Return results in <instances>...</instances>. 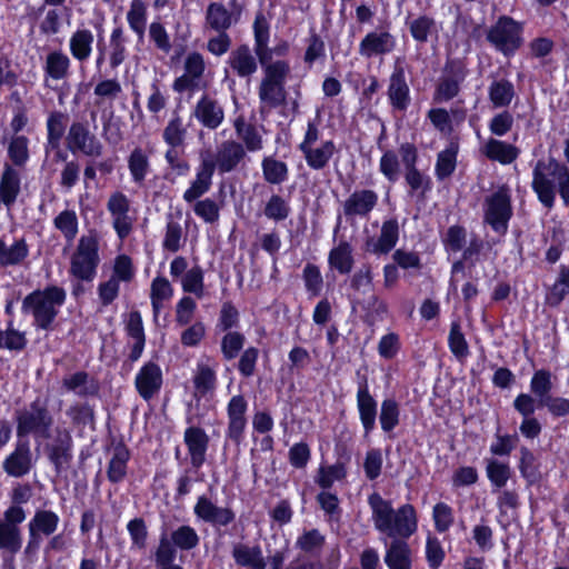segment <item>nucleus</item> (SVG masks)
<instances>
[{
  "instance_id": "412c9836",
  "label": "nucleus",
  "mask_w": 569,
  "mask_h": 569,
  "mask_svg": "<svg viewBox=\"0 0 569 569\" xmlns=\"http://www.w3.org/2000/svg\"><path fill=\"white\" fill-rule=\"evenodd\" d=\"M396 48V38L389 31H371L365 36L359 44V54L370 59L385 56Z\"/></svg>"
},
{
  "instance_id": "bb28decb",
  "label": "nucleus",
  "mask_w": 569,
  "mask_h": 569,
  "mask_svg": "<svg viewBox=\"0 0 569 569\" xmlns=\"http://www.w3.org/2000/svg\"><path fill=\"white\" fill-rule=\"evenodd\" d=\"M213 173L214 170L211 164L208 163L200 154V164L197 168L196 178L191 182L190 187L184 191L183 200L191 203L208 192L212 184Z\"/></svg>"
},
{
  "instance_id": "680f3d73",
  "label": "nucleus",
  "mask_w": 569,
  "mask_h": 569,
  "mask_svg": "<svg viewBox=\"0 0 569 569\" xmlns=\"http://www.w3.org/2000/svg\"><path fill=\"white\" fill-rule=\"evenodd\" d=\"M486 472L491 485L499 489L506 486L511 476L509 465L495 459L488 460Z\"/></svg>"
},
{
  "instance_id": "6ab92c4d",
  "label": "nucleus",
  "mask_w": 569,
  "mask_h": 569,
  "mask_svg": "<svg viewBox=\"0 0 569 569\" xmlns=\"http://www.w3.org/2000/svg\"><path fill=\"white\" fill-rule=\"evenodd\" d=\"M378 203V194L370 189L353 191L343 202V214L348 220L366 218Z\"/></svg>"
},
{
  "instance_id": "c756f323",
  "label": "nucleus",
  "mask_w": 569,
  "mask_h": 569,
  "mask_svg": "<svg viewBox=\"0 0 569 569\" xmlns=\"http://www.w3.org/2000/svg\"><path fill=\"white\" fill-rule=\"evenodd\" d=\"M481 152L488 159L498 161L502 164L513 162L520 153L516 146L495 138L488 139V141L481 147Z\"/></svg>"
},
{
  "instance_id": "3c124183",
  "label": "nucleus",
  "mask_w": 569,
  "mask_h": 569,
  "mask_svg": "<svg viewBox=\"0 0 569 569\" xmlns=\"http://www.w3.org/2000/svg\"><path fill=\"white\" fill-rule=\"evenodd\" d=\"M68 116L61 111H53L47 119L48 144L56 149L63 137Z\"/></svg>"
},
{
  "instance_id": "58836bf2",
  "label": "nucleus",
  "mask_w": 569,
  "mask_h": 569,
  "mask_svg": "<svg viewBox=\"0 0 569 569\" xmlns=\"http://www.w3.org/2000/svg\"><path fill=\"white\" fill-rule=\"evenodd\" d=\"M70 59L62 51L48 53L44 61V72L53 80L64 79L69 74Z\"/></svg>"
},
{
  "instance_id": "393cba45",
  "label": "nucleus",
  "mask_w": 569,
  "mask_h": 569,
  "mask_svg": "<svg viewBox=\"0 0 569 569\" xmlns=\"http://www.w3.org/2000/svg\"><path fill=\"white\" fill-rule=\"evenodd\" d=\"M399 238V223L397 219H389L382 222L379 238H369L366 242V250L373 254H387L397 244Z\"/></svg>"
},
{
  "instance_id": "a19ab883",
  "label": "nucleus",
  "mask_w": 569,
  "mask_h": 569,
  "mask_svg": "<svg viewBox=\"0 0 569 569\" xmlns=\"http://www.w3.org/2000/svg\"><path fill=\"white\" fill-rule=\"evenodd\" d=\"M330 266L340 273H349L353 266L352 248L347 241H341L329 253Z\"/></svg>"
},
{
  "instance_id": "052dcab7",
  "label": "nucleus",
  "mask_w": 569,
  "mask_h": 569,
  "mask_svg": "<svg viewBox=\"0 0 569 569\" xmlns=\"http://www.w3.org/2000/svg\"><path fill=\"white\" fill-rule=\"evenodd\" d=\"M400 160L393 150H386L379 162V170L382 176L391 183L400 177Z\"/></svg>"
},
{
  "instance_id": "1a4fd4ad",
  "label": "nucleus",
  "mask_w": 569,
  "mask_h": 569,
  "mask_svg": "<svg viewBox=\"0 0 569 569\" xmlns=\"http://www.w3.org/2000/svg\"><path fill=\"white\" fill-rule=\"evenodd\" d=\"M511 214V199L507 188H500L486 199L485 221L495 231L505 233Z\"/></svg>"
},
{
  "instance_id": "72a5a7b5",
  "label": "nucleus",
  "mask_w": 569,
  "mask_h": 569,
  "mask_svg": "<svg viewBox=\"0 0 569 569\" xmlns=\"http://www.w3.org/2000/svg\"><path fill=\"white\" fill-rule=\"evenodd\" d=\"M130 459L129 449L118 443L112 449V456L108 465L107 476L110 482H121L127 476V463Z\"/></svg>"
},
{
  "instance_id": "0e129e2a",
  "label": "nucleus",
  "mask_w": 569,
  "mask_h": 569,
  "mask_svg": "<svg viewBox=\"0 0 569 569\" xmlns=\"http://www.w3.org/2000/svg\"><path fill=\"white\" fill-rule=\"evenodd\" d=\"M246 338L238 331H230L221 340V352L226 360L234 359L243 348Z\"/></svg>"
},
{
  "instance_id": "a878e982",
  "label": "nucleus",
  "mask_w": 569,
  "mask_h": 569,
  "mask_svg": "<svg viewBox=\"0 0 569 569\" xmlns=\"http://www.w3.org/2000/svg\"><path fill=\"white\" fill-rule=\"evenodd\" d=\"M183 440L188 448L192 467L196 469L200 468L206 461V452L209 445L208 435L199 427H189L184 431Z\"/></svg>"
},
{
  "instance_id": "f257e3e1",
  "label": "nucleus",
  "mask_w": 569,
  "mask_h": 569,
  "mask_svg": "<svg viewBox=\"0 0 569 569\" xmlns=\"http://www.w3.org/2000/svg\"><path fill=\"white\" fill-rule=\"evenodd\" d=\"M531 186L546 208L553 207L557 192L563 204L569 206V167L555 158L536 162Z\"/></svg>"
},
{
  "instance_id": "5701e85b",
  "label": "nucleus",
  "mask_w": 569,
  "mask_h": 569,
  "mask_svg": "<svg viewBox=\"0 0 569 569\" xmlns=\"http://www.w3.org/2000/svg\"><path fill=\"white\" fill-rule=\"evenodd\" d=\"M357 408L365 433L369 435L376 427L377 401L369 392L366 377L361 378L357 391Z\"/></svg>"
},
{
  "instance_id": "4c0bfd02",
  "label": "nucleus",
  "mask_w": 569,
  "mask_h": 569,
  "mask_svg": "<svg viewBox=\"0 0 569 569\" xmlns=\"http://www.w3.org/2000/svg\"><path fill=\"white\" fill-rule=\"evenodd\" d=\"M489 100L495 108L508 107L516 96L513 84L507 79L493 80L488 88Z\"/></svg>"
},
{
  "instance_id": "423d86ee",
  "label": "nucleus",
  "mask_w": 569,
  "mask_h": 569,
  "mask_svg": "<svg viewBox=\"0 0 569 569\" xmlns=\"http://www.w3.org/2000/svg\"><path fill=\"white\" fill-rule=\"evenodd\" d=\"M522 23L511 17L501 16L487 32L488 42L499 52L512 56L523 43Z\"/></svg>"
},
{
  "instance_id": "a211bd4d",
  "label": "nucleus",
  "mask_w": 569,
  "mask_h": 569,
  "mask_svg": "<svg viewBox=\"0 0 569 569\" xmlns=\"http://www.w3.org/2000/svg\"><path fill=\"white\" fill-rule=\"evenodd\" d=\"M193 512L198 519L218 527H227L236 518L232 509L219 507L206 496L198 497Z\"/></svg>"
},
{
  "instance_id": "09e8293b",
  "label": "nucleus",
  "mask_w": 569,
  "mask_h": 569,
  "mask_svg": "<svg viewBox=\"0 0 569 569\" xmlns=\"http://www.w3.org/2000/svg\"><path fill=\"white\" fill-rule=\"evenodd\" d=\"M21 546L22 536L20 528L0 521V550L16 555L20 551Z\"/></svg>"
},
{
  "instance_id": "774afa93",
  "label": "nucleus",
  "mask_w": 569,
  "mask_h": 569,
  "mask_svg": "<svg viewBox=\"0 0 569 569\" xmlns=\"http://www.w3.org/2000/svg\"><path fill=\"white\" fill-rule=\"evenodd\" d=\"M67 416L77 427H84L94 420L93 408L89 403H74L67 410Z\"/></svg>"
},
{
  "instance_id": "6e6d98bb",
  "label": "nucleus",
  "mask_w": 569,
  "mask_h": 569,
  "mask_svg": "<svg viewBox=\"0 0 569 569\" xmlns=\"http://www.w3.org/2000/svg\"><path fill=\"white\" fill-rule=\"evenodd\" d=\"M170 539L178 549L187 551L194 549L200 541L197 531L188 525L180 526L173 530Z\"/></svg>"
},
{
  "instance_id": "aec40b11",
  "label": "nucleus",
  "mask_w": 569,
  "mask_h": 569,
  "mask_svg": "<svg viewBox=\"0 0 569 569\" xmlns=\"http://www.w3.org/2000/svg\"><path fill=\"white\" fill-rule=\"evenodd\" d=\"M134 386L139 396L150 400L159 393L162 387V371L154 362H147L137 373Z\"/></svg>"
},
{
  "instance_id": "79ce46f5",
  "label": "nucleus",
  "mask_w": 569,
  "mask_h": 569,
  "mask_svg": "<svg viewBox=\"0 0 569 569\" xmlns=\"http://www.w3.org/2000/svg\"><path fill=\"white\" fill-rule=\"evenodd\" d=\"M53 226L62 233L66 241L71 244L79 230V220L76 211L70 209L61 211L53 219Z\"/></svg>"
},
{
  "instance_id": "c03bdc74",
  "label": "nucleus",
  "mask_w": 569,
  "mask_h": 569,
  "mask_svg": "<svg viewBox=\"0 0 569 569\" xmlns=\"http://www.w3.org/2000/svg\"><path fill=\"white\" fill-rule=\"evenodd\" d=\"M93 34L89 30H78L70 39V51L72 56L84 61L89 58L92 50Z\"/></svg>"
},
{
  "instance_id": "de8ad7c7",
  "label": "nucleus",
  "mask_w": 569,
  "mask_h": 569,
  "mask_svg": "<svg viewBox=\"0 0 569 569\" xmlns=\"http://www.w3.org/2000/svg\"><path fill=\"white\" fill-rule=\"evenodd\" d=\"M216 370L207 363H198L197 371L193 377L196 392L206 396L216 388Z\"/></svg>"
},
{
  "instance_id": "e2e57ef3",
  "label": "nucleus",
  "mask_w": 569,
  "mask_h": 569,
  "mask_svg": "<svg viewBox=\"0 0 569 569\" xmlns=\"http://www.w3.org/2000/svg\"><path fill=\"white\" fill-rule=\"evenodd\" d=\"M457 163V151L453 148H447L438 153L436 162V176L439 180L450 177Z\"/></svg>"
},
{
  "instance_id": "9d476101",
  "label": "nucleus",
  "mask_w": 569,
  "mask_h": 569,
  "mask_svg": "<svg viewBox=\"0 0 569 569\" xmlns=\"http://www.w3.org/2000/svg\"><path fill=\"white\" fill-rule=\"evenodd\" d=\"M59 521V516L52 510H37L28 523L29 539L24 550L26 553L37 552L43 537H50L56 532Z\"/></svg>"
},
{
  "instance_id": "49530a36",
  "label": "nucleus",
  "mask_w": 569,
  "mask_h": 569,
  "mask_svg": "<svg viewBox=\"0 0 569 569\" xmlns=\"http://www.w3.org/2000/svg\"><path fill=\"white\" fill-rule=\"evenodd\" d=\"M263 179L271 184H281L288 178V167L283 161L272 157L263 158L261 162Z\"/></svg>"
},
{
  "instance_id": "8fccbe9b",
  "label": "nucleus",
  "mask_w": 569,
  "mask_h": 569,
  "mask_svg": "<svg viewBox=\"0 0 569 569\" xmlns=\"http://www.w3.org/2000/svg\"><path fill=\"white\" fill-rule=\"evenodd\" d=\"M127 21L140 41L143 40L147 22V8L141 0H132L127 12Z\"/></svg>"
},
{
  "instance_id": "f8f14e48",
  "label": "nucleus",
  "mask_w": 569,
  "mask_h": 569,
  "mask_svg": "<svg viewBox=\"0 0 569 569\" xmlns=\"http://www.w3.org/2000/svg\"><path fill=\"white\" fill-rule=\"evenodd\" d=\"M401 162L405 166V180L410 187V194L420 192L423 197L430 190V179L422 174L416 167L418 150L415 144L406 142L399 148Z\"/></svg>"
},
{
  "instance_id": "a18cd8bd",
  "label": "nucleus",
  "mask_w": 569,
  "mask_h": 569,
  "mask_svg": "<svg viewBox=\"0 0 569 569\" xmlns=\"http://www.w3.org/2000/svg\"><path fill=\"white\" fill-rule=\"evenodd\" d=\"M127 38L121 27L114 28L110 36V67L118 68L127 58Z\"/></svg>"
},
{
  "instance_id": "cd10ccee",
  "label": "nucleus",
  "mask_w": 569,
  "mask_h": 569,
  "mask_svg": "<svg viewBox=\"0 0 569 569\" xmlns=\"http://www.w3.org/2000/svg\"><path fill=\"white\" fill-rule=\"evenodd\" d=\"M260 112L270 111L282 104L287 99L284 84L262 79L259 84Z\"/></svg>"
},
{
  "instance_id": "9b49d317",
  "label": "nucleus",
  "mask_w": 569,
  "mask_h": 569,
  "mask_svg": "<svg viewBox=\"0 0 569 569\" xmlns=\"http://www.w3.org/2000/svg\"><path fill=\"white\" fill-rule=\"evenodd\" d=\"M466 69L458 60H450L446 63L443 74L440 77L433 101L441 103L449 101L458 96L460 84L465 81Z\"/></svg>"
},
{
  "instance_id": "69168bd1",
  "label": "nucleus",
  "mask_w": 569,
  "mask_h": 569,
  "mask_svg": "<svg viewBox=\"0 0 569 569\" xmlns=\"http://www.w3.org/2000/svg\"><path fill=\"white\" fill-rule=\"evenodd\" d=\"M26 345V333L12 328L11 322L4 331L0 330V348L20 351Z\"/></svg>"
},
{
  "instance_id": "6e6552de",
  "label": "nucleus",
  "mask_w": 569,
  "mask_h": 569,
  "mask_svg": "<svg viewBox=\"0 0 569 569\" xmlns=\"http://www.w3.org/2000/svg\"><path fill=\"white\" fill-rule=\"evenodd\" d=\"M241 16V6L237 0L229 1V8L222 2H210L204 11L203 28L206 31L227 32L237 24Z\"/></svg>"
},
{
  "instance_id": "f3484780",
  "label": "nucleus",
  "mask_w": 569,
  "mask_h": 569,
  "mask_svg": "<svg viewBox=\"0 0 569 569\" xmlns=\"http://www.w3.org/2000/svg\"><path fill=\"white\" fill-rule=\"evenodd\" d=\"M107 209L112 217V226L120 239H124L132 230V219L129 217L130 201L120 192H113L108 202Z\"/></svg>"
},
{
  "instance_id": "c9c22d12",
  "label": "nucleus",
  "mask_w": 569,
  "mask_h": 569,
  "mask_svg": "<svg viewBox=\"0 0 569 569\" xmlns=\"http://www.w3.org/2000/svg\"><path fill=\"white\" fill-rule=\"evenodd\" d=\"M385 562L389 569H411V550L402 540H393L387 549Z\"/></svg>"
},
{
  "instance_id": "f704fd0d",
  "label": "nucleus",
  "mask_w": 569,
  "mask_h": 569,
  "mask_svg": "<svg viewBox=\"0 0 569 569\" xmlns=\"http://www.w3.org/2000/svg\"><path fill=\"white\" fill-rule=\"evenodd\" d=\"M233 126L237 137L240 139L239 142H241L246 149V153L257 152L263 148L262 136L253 124L247 123L243 118L240 117L234 120Z\"/></svg>"
},
{
  "instance_id": "ddd939ff",
  "label": "nucleus",
  "mask_w": 569,
  "mask_h": 569,
  "mask_svg": "<svg viewBox=\"0 0 569 569\" xmlns=\"http://www.w3.org/2000/svg\"><path fill=\"white\" fill-rule=\"evenodd\" d=\"M67 141L71 151H80L89 157H100L102 154V143L84 122L74 121L71 123Z\"/></svg>"
},
{
  "instance_id": "864d4df0",
  "label": "nucleus",
  "mask_w": 569,
  "mask_h": 569,
  "mask_svg": "<svg viewBox=\"0 0 569 569\" xmlns=\"http://www.w3.org/2000/svg\"><path fill=\"white\" fill-rule=\"evenodd\" d=\"M347 475L346 467L342 462H337L331 466H321L318 469L317 477L315 479L322 489L327 490L332 487L335 481L342 480Z\"/></svg>"
},
{
  "instance_id": "f03ea898",
  "label": "nucleus",
  "mask_w": 569,
  "mask_h": 569,
  "mask_svg": "<svg viewBox=\"0 0 569 569\" xmlns=\"http://www.w3.org/2000/svg\"><path fill=\"white\" fill-rule=\"evenodd\" d=\"M372 511L375 528L396 538H409L417 530V516L413 506L406 503L393 510L391 502L383 499L378 492L368 497Z\"/></svg>"
},
{
  "instance_id": "37998d69",
  "label": "nucleus",
  "mask_w": 569,
  "mask_h": 569,
  "mask_svg": "<svg viewBox=\"0 0 569 569\" xmlns=\"http://www.w3.org/2000/svg\"><path fill=\"white\" fill-rule=\"evenodd\" d=\"M411 37L420 43L428 41L429 36L437 33V24L432 17L427 14L419 16L408 22Z\"/></svg>"
},
{
  "instance_id": "e433bc0d",
  "label": "nucleus",
  "mask_w": 569,
  "mask_h": 569,
  "mask_svg": "<svg viewBox=\"0 0 569 569\" xmlns=\"http://www.w3.org/2000/svg\"><path fill=\"white\" fill-rule=\"evenodd\" d=\"M29 254V247L24 239L16 240L8 246L0 239V266L9 267L20 264Z\"/></svg>"
},
{
  "instance_id": "ea45409f",
  "label": "nucleus",
  "mask_w": 569,
  "mask_h": 569,
  "mask_svg": "<svg viewBox=\"0 0 569 569\" xmlns=\"http://www.w3.org/2000/svg\"><path fill=\"white\" fill-rule=\"evenodd\" d=\"M128 168L133 182L142 186L146 177L150 172V161L141 148L137 147L131 151L128 158Z\"/></svg>"
},
{
  "instance_id": "dca6fc26",
  "label": "nucleus",
  "mask_w": 569,
  "mask_h": 569,
  "mask_svg": "<svg viewBox=\"0 0 569 569\" xmlns=\"http://www.w3.org/2000/svg\"><path fill=\"white\" fill-rule=\"evenodd\" d=\"M192 117L204 128L216 130L224 120V110L217 99L203 93L193 107Z\"/></svg>"
},
{
  "instance_id": "7ed1b4c3",
  "label": "nucleus",
  "mask_w": 569,
  "mask_h": 569,
  "mask_svg": "<svg viewBox=\"0 0 569 569\" xmlns=\"http://www.w3.org/2000/svg\"><path fill=\"white\" fill-rule=\"evenodd\" d=\"M66 301V291L57 286L29 293L22 301L21 310L33 317L37 329L52 331L60 307Z\"/></svg>"
},
{
  "instance_id": "2f4dec72",
  "label": "nucleus",
  "mask_w": 569,
  "mask_h": 569,
  "mask_svg": "<svg viewBox=\"0 0 569 569\" xmlns=\"http://www.w3.org/2000/svg\"><path fill=\"white\" fill-rule=\"evenodd\" d=\"M232 557L240 567H247L249 569L267 568L262 551L258 546L249 547L243 543H237L233 546Z\"/></svg>"
},
{
  "instance_id": "5fc2aeb1",
  "label": "nucleus",
  "mask_w": 569,
  "mask_h": 569,
  "mask_svg": "<svg viewBox=\"0 0 569 569\" xmlns=\"http://www.w3.org/2000/svg\"><path fill=\"white\" fill-rule=\"evenodd\" d=\"M400 409L395 399H385L381 402L379 421L385 432L392 431L399 425Z\"/></svg>"
},
{
  "instance_id": "4be33fe9",
  "label": "nucleus",
  "mask_w": 569,
  "mask_h": 569,
  "mask_svg": "<svg viewBox=\"0 0 569 569\" xmlns=\"http://www.w3.org/2000/svg\"><path fill=\"white\" fill-rule=\"evenodd\" d=\"M388 99L397 111H406L410 104V89L406 81L405 69L396 64L389 78Z\"/></svg>"
},
{
  "instance_id": "13d9d810",
  "label": "nucleus",
  "mask_w": 569,
  "mask_h": 569,
  "mask_svg": "<svg viewBox=\"0 0 569 569\" xmlns=\"http://www.w3.org/2000/svg\"><path fill=\"white\" fill-rule=\"evenodd\" d=\"M552 389L551 373L548 370H537L530 381V390L538 398V406L542 400L551 397Z\"/></svg>"
},
{
  "instance_id": "39448f33",
  "label": "nucleus",
  "mask_w": 569,
  "mask_h": 569,
  "mask_svg": "<svg viewBox=\"0 0 569 569\" xmlns=\"http://www.w3.org/2000/svg\"><path fill=\"white\" fill-rule=\"evenodd\" d=\"M100 262L99 241L96 232L80 237L71 257L70 273L82 281H92Z\"/></svg>"
},
{
  "instance_id": "bf43d9fd",
  "label": "nucleus",
  "mask_w": 569,
  "mask_h": 569,
  "mask_svg": "<svg viewBox=\"0 0 569 569\" xmlns=\"http://www.w3.org/2000/svg\"><path fill=\"white\" fill-rule=\"evenodd\" d=\"M181 284L184 292L193 293L198 298H202L204 295L202 268L200 266H193L189 269L182 277Z\"/></svg>"
},
{
  "instance_id": "473e14b6",
  "label": "nucleus",
  "mask_w": 569,
  "mask_h": 569,
  "mask_svg": "<svg viewBox=\"0 0 569 569\" xmlns=\"http://www.w3.org/2000/svg\"><path fill=\"white\" fill-rule=\"evenodd\" d=\"M337 151L336 144L332 140H327L319 147H310L301 150L307 164L313 170H322L331 160Z\"/></svg>"
},
{
  "instance_id": "2eb2a0df",
  "label": "nucleus",
  "mask_w": 569,
  "mask_h": 569,
  "mask_svg": "<svg viewBox=\"0 0 569 569\" xmlns=\"http://www.w3.org/2000/svg\"><path fill=\"white\" fill-rule=\"evenodd\" d=\"M33 468V458L28 439H19L13 451L3 460V471L13 478H22Z\"/></svg>"
},
{
  "instance_id": "b1692460",
  "label": "nucleus",
  "mask_w": 569,
  "mask_h": 569,
  "mask_svg": "<svg viewBox=\"0 0 569 569\" xmlns=\"http://www.w3.org/2000/svg\"><path fill=\"white\" fill-rule=\"evenodd\" d=\"M227 63L236 76L243 79H250L258 70L257 58L248 44L234 48L230 52Z\"/></svg>"
},
{
  "instance_id": "7c9ffc66",
  "label": "nucleus",
  "mask_w": 569,
  "mask_h": 569,
  "mask_svg": "<svg viewBox=\"0 0 569 569\" xmlns=\"http://www.w3.org/2000/svg\"><path fill=\"white\" fill-rule=\"evenodd\" d=\"M126 330L128 336L134 340L129 353V359L137 361L141 357L146 343L142 319L139 311H131L129 313Z\"/></svg>"
},
{
  "instance_id": "0eeeda50",
  "label": "nucleus",
  "mask_w": 569,
  "mask_h": 569,
  "mask_svg": "<svg viewBox=\"0 0 569 569\" xmlns=\"http://www.w3.org/2000/svg\"><path fill=\"white\" fill-rule=\"evenodd\" d=\"M200 154L219 174H227L244 167L247 158L242 143L232 139L219 143L213 154L210 151Z\"/></svg>"
},
{
  "instance_id": "c85d7f7f",
  "label": "nucleus",
  "mask_w": 569,
  "mask_h": 569,
  "mask_svg": "<svg viewBox=\"0 0 569 569\" xmlns=\"http://www.w3.org/2000/svg\"><path fill=\"white\" fill-rule=\"evenodd\" d=\"M62 388L81 398L96 396L99 391L98 383L86 371H77L66 376L62 379Z\"/></svg>"
},
{
  "instance_id": "338daca9",
  "label": "nucleus",
  "mask_w": 569,
  "mask_h": 569,
  "mask_svg": "<svg viewBox=\"0 0 569 569\" xmlns=\"http://www.w3.org/2000/svg\"><path fill=\"white\" fill-rule=\"evenodd\" d=\"M177 556V547L166 533L161 535L159 546L154 552V561L157 568L173 563Z\"/></svg>"
},
{
  "instance_id": "4d7b16f0",
  "label": "nucleus",
  "mask_w": 569,
  "mask_h": 569,
  "mask_svg": "<svg viewBox=\"0 0 569 569\" xmlns=\"http://www.w3.org/2000/svg\"><path fill=\"white\" fill-rule=\"evenodd\" d=\"M569 293V266L560 267L556 282L550 287L547 300L551 306H558Z\"/></svg>"
},
{
  "instance_id": "4468645a",
  "label": "nucleus",
  "mask_w": 569,
  "mask_h": 569,
  "mask_svg": "<svg viewBox=\"0 0 569 569\" xmlns=\"http://www.w3.org/2000/svg\"><path fill=\"white\" fill-rule=\"evenodd\" d=\"M248 401L242 395L232 396L227 405V438L234 445H240L248 423Z\"/></svg>"
},
{
  "instance_id": "603ef678",
  "label": "nucleus",
  "mask_w": 569,
  "mask_h": 569,
  "mask_svg": "<svg viewBox=\"0 0 569 569\" xmlns=\"http://www.w3.org/2000/svg\"><path fill=\"white\" fill-rule=\"evenodd\" d=\"M186 137L187 128L184 127L182 119L179 116H174L169 120L163 129V141L170 146V148H179L183 147Z\"/></svg>"
},
{
  "instance_id": "20e7f679",
  "label": "nucleus",
  "mask_w": 569,
  "mask_h": 569,
  "mask_svg": "<svg viewBox=\"0 0 569 569\" xmlns=\"http://www.w3.org/2000/svg\"><path fill=\"white\" fill-rule=\"evenodd\" d=\"M16 432L19 439H27L29 435L43 439L51 437L53 416L40 399L32 401L29 407L16 411Z\"/></svg>"
}]
</instances>
